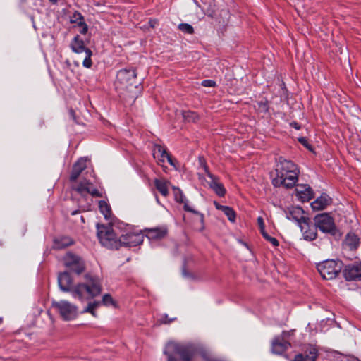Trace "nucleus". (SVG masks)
<instances>
[{
    "mask_svg": "<svg viewBox=\"0 0 361 361\" xmlns=\"http://www.w3.org/2000/svg\"><path fill=\"white\" fill-rule=\"evenodd\" d=\"M360 244V239L357 235L353 233H348L345 236L344 245L350 250H356Z\"/></svg>",
    "mask_w": 361,
    "mask_h": 361,
    "instance_id": "nucleus-25",
    "label": "nucleus"
},
{
    "mask_svg": "<svg viewBox=\"0 0 361 361\" xmlns=\"http://www.w3.org/2000/svg\"><path fill=\"white\" fill-rule=\"evenodd\" d=\"M300 228L305 240L312 241L317 238V228L316 227L315 224L312 225L310 224V219L305 221L304 224H302Z\"/></svg>",
    "mask_w": 361,
    "mask_h": 361,
    "instance_id": "nucleus-17",
    "label": "nucleus"
},
{
    "mask_svg": "<svg viewBox=\"0 0 361 361\" xmlns=\"http://www.w3.org/2000/svg\"><path fill=\"white\" fill-rule=\"evenodd\" d=\"M137 73L133 68H123L118 71L115 86L117 90H130L137 87Z\"/></svg>",
    "mask_w": 361,
    "mask_h": 361,
    "instance_id": "nucleus-3",
    "label": "nucleus"
},
{
    "mask_svg": "<svg viewBox=\"0 0 361 361\" xmlns=\"http://www.w3.org/2000/svg\"><path fill=\"white\" fill-rule=\"evenodd\" d=\"M75 190L82 195L85 194H90L93 197H101L102 195L93 184L86 180L80 181Z\"/></svg>",
    "mask_w": 361,
    "mask_h": 361,
    "instance_id": "nucleus-14",
    "label": "nucleus"
},
{
    "mask_svg": "<svg viewBox=\"0 0 361 361\" xmlns=\"http://www.w3.org/2000/svg\"><path fill=\"white\" fill-rule=\"evenodd\" d=\"M312 197V190L310 187L305 188V191L300 195L299 198L302 202L309 201Z\"/></svg>",
    "mask_w": 361,
    "mask_h": 361,
    "instance_id": "nucleus-32",
    "label": "nucleus"
},
{
    "mask_svg": "<svg viewBox=\"0 0 361 361\" xmlns=\"http://www.w3.org/2000/svg\"><path fill=\"white\" fill-rule=\"evenodd\" d=\"M175 318L169 319L167 314H164L160 319V322L162 324H169L171 322L175 320Z\"/></svg>",
    "mask_w": 361,
    "mask_h": 361,
    "instance_id": "nucleus-40",
    "label": "nucleus"
},
{
    "mask_svg": "<svg viewBox=\"0 0 361 361\" xmlns=\"http://www.w3.org/2000/svg\"><path fill=\"white\" fill-rule=\"evenodd\" d=\"M343 274L347 281L361 280V263H355L346 266Z\"/></svg>",
    "mask_w": 361,
    "mask_h": 361,
    "instance_id": "nucleus-15",
    "label": "nucleus"
},
{
    "mask_svg": "<svg viewBox=\"0 0 361 361\" xmlns=\"http://www.w3.org/2000/svg\"><path fill=\"white\" fill-rule=\"evenodd\" d=\"M85 22L83 16L78 11H75L71 16V23H75L78 25Z\"/></svg>",
    "mask_w": 361,
    "mask_h": 361,
    "instance_id": "nucleus-31",
    "label": "nucleus"
},
{
    "mask_svg": "<svg viewBox=\"0 0 361 361\" xmlns=\"http://www.w3.org/2000/svg\"><path fill=\"white\" fill-rule=\"evenodd\" d=\"M317 268L324 279L332 280L341 272L343 263L340 260L327 259L319 263Z\"/></svg>",
    "mask_w": 361,
    "mask_h": 361,
    "instance_id": "nucleus-5",
    "label": "nucleus"
},
{
    "mask_svg": "<svg viewBox=\"0 0 361 361\" xmlns=\"http://www.w3.org/2000/svg\"><path fill=\"white\" fill-rule=\"evenodd\" d=\"M99 207L100 212L103 214L105 219H108L111 215V207L104 200H100L99 202Z\"/></svg>",
    "mask_w": 361,
    "mask_h": 361,
    "instance_id": "nucleus-29",
    "label": "nucleus"
},
{
    "mask_svg": "<svg viewBox=\"0 0 361 361\" xmlns=\"http://www.w3.org/2000/svg\"><path fill=\"white\" fill-rule=\"evenodd\" d=\"M202 85L204 87H214L216 85V82L212 80H204L202 82Z\"/></svg>",
    "mask_w": 361,
    "mask_h": 361,
    "instance_id": "nucleus-38",
    "label": "nucleus"
},
{
    "mask_svg": "<svg viewBox=\"0 0 361 361\" xmlns=\"http://www.w3.org/2000/svg\"><path fill=\"white\" fill-rule=\"evenodd\" d=\"M51 306L59 314L64 321L75 319L78 314V307L69 301L61 300L52 301Z\"/></svg>",
    "mask_w": 361,
    "mask_h": 361,
    "instance_id": "nucleus-6",
    "label": "nucleus"
},
{
    "mask_svg": "<svg viewBox=\"0 0 361 361\" xmlns=\"http://www.w3.org/2000/svg\"><path fill=\"white\" fill-rule=\"evenodd\" d=\"M167 228L166 227H159L151 228L147 231V237L150 240H159L166 236Z\"/></svg>",
    "mask_w": 361,
    "mask_h": 361,
    "instance_id": "nucleus-24",
    "label": "nucleus"
},
{
    "mask_svg": "<svg viewBox=\"0 0 361 361\" xmlns=\"http://www.w3.org/2000/svg\"><path fill=\"white\" fill-rule=\"evenodd\" d=\"M154 185L157 190L164 197H166L169 195V182L164 179H158L156 178L154 180Z\"/></svg>",
    "mask_w": 361,
    "mask_h": 361,
    "instance_id": "nucleus-27",
    "label": "nucleus"
},
{
    "mask_svg": "<svg viewBox=\"0 0 361 361\" xmlns=\"http://www.w3.org/2000/svg\"><path fill=\"white\" fill-rule=\"evenodd\" d=\"M75 213H76V212H73L72 214H75Z\"/></svg>",
    "mask_w": 361,
    "mask_h": 361,
    "instance_id": "nucleus-54",
    "label": "nucleus"
},
{
    "mask_svg": "<svg viewBox=\"0 0 361 361\" xmlns=\"http://www.w3.org/2000/svg\"><path fill=\"white\" fill-rule=\"evenodd\" d=\"M290 346V343L288 341H285L279 336H276L271 343V351L275 354H282Z\"/></svg>",
    "mask_w": 361,
    "mask_h": 361,
    "instance_id": "nucleus-20",
    "label": "nucleus"
},
{
    "mask_svg": "<svg viewBox=\"0 0 361 361\" xmlns=\"http://www.w3.org/2000/svg\"><path fill=\"white\" fill-rule=\"evenodd\" d=\"M26 1H27V0H20V1H21L22 3H24V2H25Z\"/></svg>",
    "mask_w": 361,
    "mask_h": 361,
    "instance_id": "nucleus-53",
    "label": "nucleus"
},
{
    "mask_svg": "<svg viewBox=\"0 0 361 361\" xmlns=\"http://www.w3.org/2000/svg\"><path fill=\"white\" fill-rule=\"evenodd\" d=\"M206 361H225V360H221V359H219V358L209 357V358L207 359Z\"/></svg>",
    "mask_w": 361,
    "mask_h": 361,
    "instance_id": "nucleus-49",
    "label": "nucleus"
},
{
    "mask_svg": "<svg viewBox=\"0 0 361 361\" xmlns=\"http://www.w3.org/2000/svg\"><path fill=\"white\" fill-rule=\"evenodd\" d=\"M144 235L139 233H127L119 238L120 246L135 247L141 244Z\"/></svg>",
    "mask_w": 361,
    "mask_h": 361,
    "instance_id": "nucleus-11",
    "label": "nucleus"
},
{
    "mask_svg": "<svg viewBox=\"0 0 361 361\" xmlns=\"http://www.w3.org/2000/svg\"><path fill=\"white\" fill-rule=\"evenodd\" d=\"M287 219L295 221L299 226L309 220V218L304 216V211L300 207H292L287 213Z\"/></svg>",
    "mask_w": 361,
    "mask_h": 361,
    "instance_id": "nucleus-18",
    "label": "nucleus"
},
{
    "mask_svg": "<svg viewBox=\"0 0 361 361\" xmlns=\"http://www.w3.org/2000/svg\"><path fill=\"white\" fill-rule=\"evenodd\" d=\"M183 275L184 276V277L185 278H191V279H193L194 276L190 274L189 272H188L185 269H183Z\"/></svg>",
    "mask_w": 361,
    "mask_h": 361,
    "instance_id": "nucleus-44",
    "label": "nucleus"
},
{
    "mask_svg": "<svg viewBox=\"0 0 361 361\" xmlns=\"http://www.w3.org/2000/svg\"><path fill=\"white\" fill-rule=\"evenodd\" d=\"M276 173V176L274 177L272 179V184L275 187L284 186L286 188H290L294 186V185H288V178H289L288 176H290V173L286 172V171L283 173V176L281 177V178H279L280 173Z\"/></svg>",
    "mask_w": 361,
    "mask_h": 361,
    "instance_id": "nucleus-23",
    "label": "nucleus"
},
{
    "mask_svg": "<svg viewBox=\"0 0 361 361\" xmlns=\"http://www.w3.org/2000/svg\"><path fill=\"white\" fill-rule=\"evenodd\" d=\"M309 187L310 186H308L307 185H298L296 188V192H297V195L298 196V197H300V195L305 191V188H309Z\"/></svg>",
    "mask_w": 361,
    "mask_h": 361,
    "instance_id": "nucleus-39",
    "label": "nucleus"
},
{
    "mask_svg": "<svg viewBox=\"0 0 361 361\" xmlns=\"http://www.w3.org/2000/svg\"><path fill=\"white\" fill-rule=\"evenodd\" d=\"M101 304L109 306L110 305H114V301L109 294H105L102 297V301H94L89 302L87 307L83 310L82 312L90 313L93 317H97V314L95 312L96 309L98 308Z\"/></svg>",
    "mask_w": 361,
    "mask_h": 361,
    "instance_id": "nucleus-13",
    "label": "nucleus"
},
{
    "mask_svg": "<svg viewBox=\"0 0 361 361\" xmlns=\"http://www.w3.org/2000/svg\"><path fill=\"white\" fill-rule=\"evenodd\" d=\"M71 48L72 51L76 54L85 53V59L82 61L84 67L90 68L92 66L91 56L92 55V51L85 47L84 42L80 39L79 35H76L71 42Z\"/></svg>",
    "mask_w": 361,
    "mask_h": 361,
    "instance_id": "nucleus-9",
    "label": "nucleus"
},
{
    "mask_svg": "<svg viewBox=\"0 0 361 361\" xmlns=\"http://www.w3.org/2000/svg\"><path fill=\"white\" fill-rule=\"evenodd\" d=\"M78 26L80 27V28H81L80 30V32L82 35H85L88 30V27H87V24L85 23V22L82 23V24H80Z\"/></svg>",
    "mask_w": 361,
    "mask_h": 361,
    "instance_id": "nucleus-41",
    "label": "nucleus"
},
{
    "mask_svg": "<svg viewBox=\"0 0 361 361\" xmlns=\"http://www.w3.org/2000/svg\"><path fill=\"white\" fill-rule=\"evenodd\" d=\"M293 333H294V330L284 331L282 332V334L281 335H279L278 336L285 341H288L289 338L293 334Z\"/></svg>",
    "mask_w": 361,
    "mask_h": 361,
    "instance_id": "nucleus-36",
    "label": "nucleus"
},
{
    "mask_svg": "<svg viewBox=\"0 0 361 361\" xmlns=\"http://www.w3.org/2000/svg\"><path fill=\"white\" fill-rule=\"evenodd\" d=\"M263 237L269 243H271L274 247H277L279 245V241L276 238L270 236L266 231L265 229L263 231H261Z\"/></svg>",
    "mask_w": 361,
    "mask_h": 361,
    "instance_id": "nucleus-35",
    "label": "nucleus"
},
{
    "mask_svg": "<svg viewBox=\"0 0 361 361\" xmlns=\"http://www.w3.org/2000/svg\"><path fill=\"white\" fill-rule=\"evenodd\" d=\"M85 282L73 286V279L68 271L59 274L58 284L63 292L71 293L73 298L80 301L89 300L102 292V285L99 278L86 274Z\"/></svg>",
    "mask_w": 361,
    "mask_h": 361,
    "instance_id": "nucleus-1",
    "label": "nucleus"
},
{
    "mask_svg": "<svg viewBox=\"0 0 361 361\" xmlns=\"http://www.w3.org/2000/svg\"><path fill=\"white\" fill-rule=\"evenodd\" d=\"M298 142L301 143L303 146H305L307 149L312 151V146L308 143L307 140L305 137H300L298 139Z\"/></svg>",
    "mask_w": 361,
    "mask_h": 361,
    "instance_id": "nucleus-37",
    "label": "nucleus"
},
{
    "mask_svg": "<svg viewBox=\"0 0 361 361\" xmlns=\"http://www.w3.org/2000/svg\"><path fill=\"white\" fill-rule=\"evenodd\" d=\"M183 118L188 122H195L198 119V115L191 111H183Z\"/></svg>",
    "mask_w": 361,
    "mask_h": 361,
    "instance_id": "nucleus-30",
    "label": "nucleus"
},
{
    "mask_svg": "<svg viewBox=\"0 0 361 361\" xmlns=\"http://www.w3.org/2000/svg\"><path fill=\"white\" fill-rule=\"evenodd\" d=\"M51 2L56 4L59 0H49Z\"/></svg>",
    "mask_w": 361,
    "mask_h": 361,
    "instance_id": "nucleus-52",
    "label": "nucleus"
},
{
    "mask_svg": "<svg viewBox=\"0 0 361 361\" xmlns=\"http://www.w3.org/2000/svg\"><path fill=\"white\" fill-rule=\"evenodd\" d=\"M290 173L288 180V185H295L298 180V169L297 166L291 161L286 160L282 157H279V162L276 166L275 173H280V178L283 176L284 172Z\"/></svg>",
    "mask_w": 361,
    "mask_h": 361,
    "instance_id": "nucleus-7",
    "label": "nucleus"
},
{
    "mask_svg": "<svg viewBox=\"0 0 361 361\" xmlns=\"http://www.w3.org/2000/svg\"><path fill=\"white\" fill-rule=\"evenodd\" d=\"M194 4L199 8H200V4L198 3V1L197 0H192Z\"/></svg>",
    "mask_w": 361,
    "mask_h": 361,
    "instance_id": "nucleus-51",
    "label": "nucleus"
},
{
    "mask_svg": "<svg viewBox=\"0 0 361 361\" xmlns=\"http://www.w3.org/2000/svg\"><path fill=\"white\" fill-rule=\"evenodd\" d=\"M166 159H167L168 162L171 165L174 166V163L173 161V159H172V157L169 154H167V157H166Z\"/></svg>",
    "mask_w": 361,
    "mask_h": 361,
    "instance_id": "nucleus-46",
    "label": "nucleus"
},
{
    "mask_svg": "<svg viewBox=\"0 0 361 361\" xmlns=\"http://www.w3.org/2000/svg\"><path fill=\"white\" fill-rule=\"evenodd\" d=\"M169 153L166 151V149L162 147L160 145H154L153 150V156L155 159H157L159 161L164 162L166 159V157Z\"/></svg>",
    "mask_w": 361,
    "mask_h": 361,
    "instance_id": "nucleus-26",
    "label": "nucleus"
},
{
    "mask_svg": "<svg viewBox=\"0 0 361 361\" xmlns=\"http://www.w3.org/2000/svg\"><path fill=\"white\" fill-rule=\"evenodd\" d=\"M316 227L322 233H329L335 235L337 233V228L334 219L327 213H322L317 215L314 218Z\"/></svg>",
    "mask_w": 361,
    "mask_h": 361,
    "instance_id": "nucleus-8",
    "label": "nucleus"
},
{
    "mask_svg": "<svg viewBox=\"0 0 361 361\" xmlns=\"http://www.w3.org/2000/svg\"><path fill=\"white\" fill-rule=\"evenodd\" d=\"M295 128L300 129V126L297 123H293L291 124Z\"/></svg>",
    "mask_w": 361,
    "mask_h": 361,
    "instance_id": "nucleus-50",
    "label": "nucleus"
},
{
    "mask_svg": "<svg viewBox=\"0 0 361 361\" xmlns=\"http://www.w3.org/2000/svg\"><path fill=\"white\" fill-rule=\"evenodd\" d=\"M331 202V198L329 195L324 194L321 195L317 200L311 203V206L314 210H322Z\"/></svg>",
    "mask_w": 361,
    "mask_h": 361,
    "instance_id": "nucleus-22",
    "label": "nucleus"
},
{
    "mask_svg": "<svg viewBox=\"0 0 361 361\" xmlns=\"http://www.w3.org/2000/svg\"><path fill=\"white\" fill-rule=\"evenodd\" d=\"M223 212L225 215H226L230 221L235 222V212L231 207L227 206L226 208H224Z\"/></svg>",
    "mask_w": 361,
    "mask_h": 361,
    "instance_id": "nucleus-33",
    "label": "nucleus"
},
{
    "mask_svg": "<svg viewBox=\"0 0 361 361\" xmlns=\"http://www.w3.org/2000/svg\"><path fill=\"white\" fill-rule=\"evenodd\" d=\"M97 237L101 244L110 249H118L120 247L119 238L110 226L97 224Z\"/></svg>",
    "mask_w": 361,
    "mask_h": 361,
    "instance_id": "nucleus-4",
    "label": "nucleus"
},
{
    "mask_svg": "<svg viewBox=\"0 0 361 361\" xmlns=\"http://www.w3.org/2000/svg\"><path fill=\"white\" fill-rule=\"evenodd\" d=\"M178 29L185 34H192L194 29L192 26L188 23H180L178 25Z\"/></svg>",
    "mask_w": 361,
    "mask_h": 361,
    "instance_id": "nucleus-34",
    "label": "nucleus"
},
{
    "mask_svg": "<svg viewBox=\"0 0 361 361\" xmlns=\"http://www.w3.org/2000/svg\"><path fill=\"white\" fill-rule=\"evenodd\" d=\"M195 353L192 346L175 342L169 343L164 350L167 361H191Z\"/></svg>",
    "mask_w": 361,
    "mask_h": 361,
    "instance_id": "nucleus-2",
    "label": "nucleus"
},
{
    "mask_svg": "<svg viewBox=\"0 0 361 361\" xmlns=\"http://www.w3.org/2000/svg\"><path fill=\"white\" fill-rule=\"evenodd\" d=\"M214 204L215 205L216 208L219 210L224 211V208H226L227 206L221 205L219 204L217 202L214 201Z\"/></svg>",
    "mask_w": 361,
    "mask_h": 361,
    "instance_id": "nucleus-43",
    "label": "nucleus"
},
{
    "mask_svg": "<svg viewBox=\"0 0 361 361\" xmlns=\"http://www.w3.org/2000/svg\"><path fill=\"white\" fill-rule=\"evenodd\" d=\"M257 223L259 224L260 231H263L264 230V220L262 217H258L257 218Z\"/></svg>",
    "mask_w": 361,
    "mask_h": 361,
    "instance_id": "nucleus-42",
    "label": "nucleus"
},
{
    "mask_svg": "<svg viewBox=\"0 0 361 361\" xmlns=\"http://www.w3.org/2000/svg\"><path fill=\"white\" fill-rule=\"evenodd\" d=\"M73 244V240L68 237L56 238L54 241V248L56 250L63 249Z\"/></svg>",
    "mask_w": 361,
    "mask_h": 361,
    "instance_id": "nucleus-28",
    "label": "nucleus"
},
{
    "mask_svg": "<svg viewBox=\"0 0 361 361\" xmlns=\"http://www.w3.org/2000/svg\"><path fill=\"white\" fill-rule=\"evenodd\" d=\"M64 264L70 271L80 274L85 270L84 261L78 255L73 253H68L64 257Z\"/></svg>",
    "mask_w": 361,
    "mask_h": 361,
    "instance_id": "nucleus-10",
    "label": "nucleus"
},
{
    "mask_svg": "<svg viewBox=\"0 0 361 361\" xmlns=\"http://www.w3.org/2000/svg\"><path fill=\"white\" fill-rule=\"evenodd\" d=\"M173 193L174 197L177 202L183 204V208L185 211L192 212L195 214H198L200 216L201 221H203L204 216L202 214L198 212L197 211L193 209L189 204L188 202L184 196L183 192L178 188L173 187Z\"/></svg>",
    "mask_w": 361,
    "mask_h": 361,
    "instance_id": "nucleus-16",
    "label": "nucleus"
},
{
    "mask_svg": "<svg viewBox=\"0 0 361 361\" xmlns=\"http://www.w3.org/2000/svg\"><path fill=\"white\" fill-rule=\"evenodd\" d=\"M86 159L80 158L73 164L70 176V180L71 181H75L80 176L82 171L86 169Z\"/></svg>",
    "mask_w": 361,
    "mask_h": 361,
    "instance_id": "nucleus-21",
    "label": "nucleus"
},
{
    "mask_svg": "<svg viewBox=\"0 0 361 361\" xmlns=\"http://www.w3.org/2000/svg\"><path fill=\"white\" fill-rule=\"evenodd\" d=\"M259 106L262 107V109L265 111L268 110V105L266 102H260Z\"/></svg>",
    "mask_w": 361,
    "mask_h": 361,
    "instance_id": "nucleus-45",
    "label": "nucleus"
},
{
    "mask_svg": "<svg viewBox=\"0 0 361 361\" xmlns=\"http://www.w3.org/2000/svg\"><path fill=\"white\" fill-rule=\"evenodd\" d=\"M214 13V11L213 9L208 10L207 12H205V13H206L208 16H210V17H212V16H213Z\"/></svg>",
    "mask_w": 361,
    "mask_h": 361,
    "instance_id": "nucleus-48",
    "label": "nucleus"
},
{
    "mask_svg": "<svg viewBox=\"0 0 361 361\" xmlns=\"http://www.w3.org/2000/svg\"><path fill=\"white\" fill-rule=\"evenodd\" d=\"M69 115L73 120H74V121L75 120V112L73 110L71 109L69 111Z\"/></svg>",
    "mask_w": 361,
    "mask_h": 361,
    "instance_id": "nucleus-47",
    "label": "nucleus"
},
{
    "mask_svg": "<svg viewBox=\"0 0 361 361\" xmlns=\"http://www.w3.org/2000/svg\"><path fill=\"white\" fill-rule=\"evenodd\" d=\"M202 165L207 176L210 178V182L209 183V187L219 197H224L226 194V189L224 187L223 184L219 181L218 178L216 176H215L209 171L208 166L206 165L205 163H202Z\"/></svg>",
    "mask_w": 361,
    "mask_h": 361,
    "instance_id": "nucleus-12",
    "label": "nucleus"
},
{
    "mask_svg": "<svg viewBox=\"0 0 361 361\" xmlns=\"http://www.w3.org/2000/svg\"><path fill=\"white\" fill-rule=\"evenodd\" d=\"M317 355V349L312 345H309L306 348L304 353L297 355L293 361H314Z\"/></svg>",
    "mask_w": 361,
    "mask_h": 361,
    "instance_id": "nucleus-19",
    "label": "nucleus"
}]
</instances>
